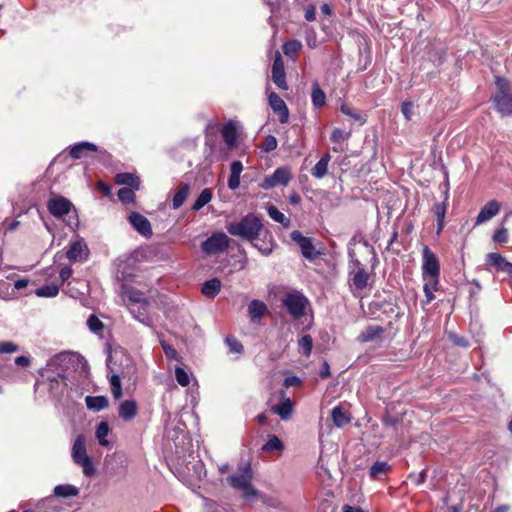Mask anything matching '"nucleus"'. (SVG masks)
I'll use <instances>...</instances> for the list:
<instances>
[{
  "label": "nucleus",
  "mask_w": 512,
  "mask_h": 512,
  "mask_svg": "<svg viewBox=\"0 0 512 512\" xmlns=\"http://www.w3.org/2000/svg\"><path fill=\"white\" fill-rule=\"evenodd\" d=\"M118 185H126L128 188L139 189L140 180L132 173H119L115 177Z\"/></svg>",
  "instance_id": "c756f323"
},
{
  "label": "nucleus",
  "mask_w": 512,
  "mask_h": 512,
  "mask_svg": "<svg viewBox=\"0 0 512 512\" xmlns=\"http://www.w3.org/2000/svg\"><path fill=\"white\" fill-rule=\"evenodd\" d=\"M268 215L275 221L282 224L284 227L290 225V220L278 208L274 205H270L267 208Z\"/></svg>",
  "instance_id": "4c0bfd02"
},
{
  "label": "nucleus",
  "mask_w": 512,
  "mask_h": 512,
  "mask_svg": "<svg viewBox=\"0 0 512 512\" xmlns=\"http://www.w3.org/2000/svg\"><path fill=\"white\" fill-rule=\"evenodd\" d=\"M447 197L443 202L435 203L433 207V212L437 220V234H440L444 228L445 224V215L447 210Z\"/></svg>",
  "instance_id": "c85d7f7f"
},
{
  "label": "nucleus",
  "mask_w": 512,
  "mask_h": 512,
  "mask_svg": "<svg viewBox=\"0 0 512 512\" xmlns=\"http://www.w3.org/2000/svg\"><path fill=\"white\" fill-rule=\"evenodd\" d=\"M340 110L343 114L349 116L350 118L359 121L360 123H364L365 119L363 116L357 112H355L349 105L342 104Z\"/></svg>",
  "instance_id": "603ef678"
},
{
  "label": "nucleus",
  "mask_w": 512,
  "mask_h": 512,
  "mask_svg": "<svg viewBox=\"0 0 512 512\" xmlns=\"http://www.w3.org/2000/svg\"><path fill=\"white\" fill-rule=\"evenodd\" d=\"M175 378L181 386H188L190 383V378L188 373L181 367L175 368Z\"/></svg>",
  "instance_id": "3c124183"
},
{
  "label": "nucleus",
  "mask_w": 512,
  "mask_h": 512,
  "mask_svg": "<svg viewBox=\"0 0 512 512\" xmlns=\"http://www.w3.org/2000/svg\"><path fill=\"white\" fill-rule=\"evenodd\" d=\"M272 81L275 83V85L282 90H287L288 85L286 82V74L284 69V63L282 60L281 55L278 53L274 59L273 65H272Z\"/></svg>",
  "instance_id": "4468645a"
},
{
  "label": "nucleus",
  "mask_w": 512,
  "mask_h": 512,
  "mask_svg": "<svg viewBox=\"0 0 512 512\" xmlns=\"http://www.w3.org/2000/svg\"><path fill=\"white\" fill-rule=\"evenodd\" d=\"M230 244L229 237L222 232L214 233L201 245L202 250L207 254H218L227 250Z\"/></svg>",
  "instance_id": "6e6552de"
},
{
  "label": "nucleus",
  "mask_w": 512,
  "mask_h": 512,
  "mask_svg": "<svg viewBox=\"0 0 512 512\" xmlns=\"http://www.w3.org/2000/svg\"><path fill=\"white\" fill-rule=\"evenodd\" d=\"M30 359L26 356H18L15 358V364L21 367H27L30 365Z\"/></svg>",
  "instance_id": "69168bd1"
},
{
  "label": "nucleus",
  "mask_w": 512,
  "mask_h": 512,
  "mask_svg": "<svg viewBox=\"0 0 512 512\" xmlns=\"http://www.w3.org/2000/svg\"><path fill=\"white\" fill-rule=\"evenodd\" d=\"M226 228L228 233L233 236L241 237L249 241H255L262 228V223L257 216L248 214L239 222L229 223Z\"/></svg>",
  "instance_id": "f03ea898"
},
{
  "label": "nucleus",
  "mask_w": 512,
  "mask_h": 512,
  "mask_svg": "<svg viewBox=\"0 0 512 512\" xmlns=\"http://www.w3.org/2000/svg\"><path fill=\"white\" fill-rule=\"evenodd\" d=\"M189 193V185H183L173 196L172 207L174 209L180 208L185 202Z\"/></svg>",
  "instance_id": "58836bf2"
},
{
  "label": "nucleus",
  "mask_w": 512,
  "mask_h": 512,
  "mask_svg": "<svg viewBox=\"0 0 512 512\" xmlns=\"http://www.w3.org/2000/svg\"><path fill=\"white\" fill-rule=\"evenodd\" d=\"M222 137L224 142L229 148H232L237 143V127L233 122H228L225 124L221 130Z\"/></svg>",
  "instance_id": "b1692460"
},
{
  "label": "nucleus",
  "mask_w": 512,
  "mask_h": 512,
  "mask_svg": "<svg viewBox=\"0 0 512 512\" xmlns=\"http://www.w3.org/2000/svg\"><path fill=\"white\" fill-rule=\"evenodd\" d=\"M72 275V269L68 266L66 267H63L61 270H60V279H61V282L64 283L65 281H67Z\"/></svg>",
  "instance_id": "0e129e2a"
},
{
  "label": "nucleus",
  "mask_w": 512,
  "mask_h": 512,
  "mask_svg": "<svg viewBox=\"0 0 512 512\" xmlns=\"http://www.w3.org/2000/svg\"><path fill=\"white\" fill-rule=\"evenodd\" d=\"M343 512H364V511L359 507L344 505Z\"/></svg>",
  "instance_id": "774afa93"
},
{
  "label": "nucleus",
  "mask_w": 512,
  "mask_h": 512,
  "mask_svg": "<svg viewBox=\"0 0 512 512\" xmlns=\"http://www.w3.org/2000/svg\"><path fill=\"white\" fill-rule=\"evenodd\" d=\"M500 211V203L496 200H490L487 202L480 210L476 217L475 225H481L489 220H491L494 216H496Z\"/></svg>",
  "instance_id": "dca6fc26"
},
{
  "label": "nucleus",
  "mask_w": 512,
  "mask_h": 512,
  "mask_svg": "<svg viewBox=\"0 0 512 512\" xmlns=\"http://www.w3.org/2000/svg\"><path fill=\"white\" fill-rule=\"evenodd\" d=\"M138 411L137 403L134 400H124L119 405V416L124 421L132 420Z\"/></svg>",
  "instance_id": "412c9836"
},
{
  "label": "nucleus",
  "mask_w": 512,
  "mask_h": 512,
  "mask_svg": "<svg viewBox=\"0 0 512 512\" xmlns=\"http://www.w3.org/2000/svg\"><path fill=\"white\" fill-rule=\"evenodd\" d=\"M300 383H301V380H300L299 377H297V376H290V377L285 378L283 385L286 388H289V387H292V386H297Z\"/></svg>",
  "instance_id": "680f3d73"
},
{
  "label": "nucleus",
  "mask_w": 512,
  "mask_h": 512,
  "mask_svg": "<svg viewBox=\"0 0 512 512\" xmlns=\"http://www.w3.org/2000/svg\"><path fill=\"white\" fill-rule=\"evenodd\" d=\"M401 112L407 121L412 119L414 114V104L411 101H404L401 105Z\"/></svg>",
  "instance_id": "5fc2aeb1"
},
{
  "label": "nucleus",
  "mask_w": 512,
  "mask_h": 512,
  "mask_svg": "<svg viewBox=\"0 0 512 512\" xmlns=\"http://www.w3.org/2000/svg\"><path fill=\"white\" fill-rule=\"evenodd\" d=\"M331 160L329 153H325L311 169V175L316 179H322L328 173V165Z\"/></svg>",
  "instance_id": "a878e982"
},
{
  "label": "nucleus",
  "mask_w": 512,
  "mask_h": 512,
  "mask_svg": "<svg viewBox=\"0 0 512 512\" xmlns=\"http://www.w3.org/2000/svg\"><path fill=\"white\" fill-rule=\"evenodd\" d=\"M129 223L142 236L150 238L153 234L150 221L138 212H132L128 217Z\"/></svg>",
  "instance_id": "ddd939ff"
},
{
  "label": "nucleus",
  "mask_w": 512,
  "mask_h": 512,
  "mask_svg": "<svg viewBox=\"0 0 512 512\" xmlns=\"http://www.w3.org/2000/svg\"><path fill=\"white\" fill-rule=\"evenodd\" d=\"M29 280L28 279H18L14 282V288L16 290H21L28 286Z\"/></svg>",
  "instance_id": "338daca9"
},
{
  "label": "nucleus",
  "mask_w": 512,
  "mask_h": 512,
  "mask_svg": "<svg viewBox=\"0 0 512 512\" xmlns=\"http://www.w3.org/2000/svg\"><path fill=\"white\" fill-rule=\"evenodd\" d=\"M278 141L275 136L267 135L261 146V150L265 153H269L277 148Z\"/></svg>",
  "instance_id": "de8ad7c7"
},
{
  "label": "nucleus",
  "mask_w": 512,
  "mask_h": 512,
  "mask_svg": "<svg viewBox=\"0 0 512 512\" xmlns=\"http://www.w3.org/2000/svg\"><path fill=\"white\" fill-rule=\"evenodd\" d=\"M230 352L241 354L243 352V345L234 336H227L225 339Z\"/></svg>",
  "instance_id": "09e8293b"
},
{
  "label": "nucleus",
  "mask_w": 512,
  "mask_h": 512,
  "mask_svg": "<svg viewBox=\"0 0 512 512\" xmlns=\"http://www.w3.org/2000/svg\"><path fill=\"white\" fill-rule=\"evenodd\" d=\"M160 343H161V346H162L163 351H164V353H165L167 358H169V359H177L178 353H177V351H176V349L174 347H172L171 345L167 344L163 340H161Z\"/></svg>",
  "instance_id": "13d9d810"
},
{
  "label": "nucleus",
  "mask_w": 512,
  "mask_h": 512,
  "mask_svg": "<svg viewBox=\"0 0 512 512\" xmlns=\"http://www.w3.org/2000/svg\"><path fill=\"white\" fill-rule=\"evenodd\" d=\"M267 311V306L260 300H252L248 306V312L251 321L254 323L260 322L261 318Z\"/></svg>",
  "instance_id": "393cba45"
},
{
  "label": "nucleus",
  "mask_w": 512,
  "mask_h": 512,
  "mask_svg": "<svg viewBox=\"0 0 512 512\" xmlns=\"http://www.w3.org/2000/svg\"><path fill=\"white\" fill-rule=\"evenodd\" d=\"M123 300L127 307L134 305H141L143 308L145 305H149V300L146 298L143 292L134 288H125L123 291Z\"/></svg>",
  "instance_id": "a211bd4d"
},
{
  "label": "nucleus",
  "mask_w": 512,
  "mask_h": 512,
  "mask_svg": "<svg viewBox=\"0 0 512 512\" xmlns=\"http://www.w3.org/2000/svg\"><path fill=\"white\" fill-rule=\"evenodd\" d=\"M449 339L453 344H455L457 346H460V347H468L469 346L468 341L464 337L459 336L457 334L451 333L449 335Z\"/></svg>",
  "instance_id": "052dcab7"
},
{
  "label": "nucleus",
  "mask_w": 512,
  "mask_h": 512,
  "mask_svg": "<svg viewBox=\"0 0 512 512\" xmlns=\"http://www.w3.org/2000/svg\"><path fill=\"white\" fill-rule=\"evenodd\" d=\"M72 206V203L63 196L53 197L47 203L48 211L57 218L67 215L71 211Z\"/></svg>",
  "instance_id": "9b49d317"
},
{
  "label": "nucleus",
  "mask_w": 512,
  "mask_h": 512,
  "mask_svg": "<svg viewBox=\"0 0 512 512\" xmlns=\"http://www.w3.org/2000/svg\"><path fill=\"white\" fill-rule=\"evenodd\" d=\"M59 293V285L48 284L36 289L35 294L38 297H55Z\"/></svg>",
  "instance_id": "a19ab883"
},
{
  "label": "nucleus",
  "mask_w": 512,
  "mask_h": 512,
  "mask_svg": "<svg viewBox=\"0 0 512 512\" xmlns=\"http://www.w3.org/2000/svg\"><path fill=\"white\" fill-rule=\"evenodd\" d=\"M53 493L56 497L70 498L77 496L79 494V489L71 484H61L55 486Z\"/></svg>",
  "instance_id": "7c9ffc66"
},
{
  "label": "nucleus",
  "mask_w": 512,
  "mask_h": 512,
  "mask_svg": "<svg viewBox=\"0 0 512 512\" xmlns=\"http://www.w3.org/2000/svg\"><path fill=\"white\" fill-rule=\"evenodd\" d=\"M390 469L391 467L387 462L377 461L371 466L369 474L371 478L376 479L379 476L386 474Z\"/></svg>",
  "instance_id": "e433bc0d"
},
{
  "label": "nucleus",
  "mask_w": 512,
  "mask_h": 512,
  "mask_svg": "<svg viewBox=\"0 0 512 512\" xmlns=\"http://www.w3.org/2000/svg\"><path fill=\"white\" fill-rule=\"evenodd\" d=\"M85 403L88 409L99 412L108 407L109 401L106 396H86Z\"/></svg>",
  "instance_id": "cd10ccee"
},
{
  "label": "nucleus",
  "mask_w": 512,
  "mask_h": 512,
  "mask_svg": "<svg viewBox=\"0 0 512 512\" xmlns=\"http://www.w3.org/2000/svg\"><path fill=\"white\" fill-rule=\"evenodd\" d=\"M98 147L91 142H79L70 148L69 154L73 159H81L88 153L97 152Z\"/></svg>",
  "instance_id": "aec40b11"
},
{
  "label": "nucleus",
  "mask_w": 512,
  "mask_h": 512,
  "mask_svg": "<svg viewBox=\"0 0 512 512\" xmlns=\"http://www.w3.org/2000/svg\"><path fill=\"white\" fill-rule=\"evenodd\" d=\"M299 349L302 354L308 356L311 353L313 347V340L310 335H304L299 339Z\"/></svg>",
  "instance_id": "a18cd8bd"
},
{
  "label": "nucleus",
  "mask_w": 512,
  "mask_h": 512,
  "mask_svg": "<svg viewBox=\"0 0 512 512\" xmlns=\"http://www.w3.org/2000/svg\"><path fill=\"white\" fill-rule=\"evenodd\" d=\"M252 467L249 463L239 468V471L227 478V482L233 488L242 491L247 500L256 499L261 493L251 484Z\"/></svg>",
  "instance_id": "f257e3e1"
},
{
  "label": "nucleus",
  "mask_w": 512,
  "mask_h": 512,
  "mask_svg": "<svg viewBox=\"0 0 512 512\" xmlns=\"http://www.w3.org/2000/svg\"><path fill=\"white\" fill-rule=\"evenodd\" d=\"M89 249L84 240H77L70 244L66 257L70 261L83 262L88 258Z\"/></svg>",
  "instance_id": "2eb2a0df"
},
{
  "label": "nucleus",
  "mask_w": 512,
  "mask_h": 512,
  "mask_svg": "<svg viewBox=\"0 0 512 512\" xmlns=\"http://www.w3.org/2000/svg\"><path fill=\"white\" fill-rule=\"evenodd\" d=\"M110 433L109 425L106 421H102L97 425L95 436L101 446L108 447L110 442L106 439Z\"/></svg>",
  "instance_id": "473e14b6"
},
{
  "label": "nucleus",
  "mask_w": 512,
  "mask_h": 512,
  "mask_svg": "<svg viewBox=\"0 0 512 512\" xmlns=\"http://www.w3.org/2000/svg\"><path fill=\"white\" fill-rule=\"evenodd\" d=\"M212 199V191L209 188H205L202 190L200 195L197 197L196 201L192 205V210L199 211L202 209L206 204H208Z\"/></svg>",
  "instance_id": "c9c22d12"
},
{
  "label": "nucleus",
  "mask_w": 512,
  "mask_h": 512,
  "mask_svg": "<svg viewBox=\"0 0 512 512\" xmlns=\"http://www.w3.org/2000/svg\"><path fill=\"white\" fill-rule=\"evenodd\" d=\"M262 450L265 452H282L284 445L276 435H269L267 442L262 446Z\"/></svg>",
  "instance_id": "f704fd0d"
},
{
  "label": "nucleus",
  "mask_w": 512,
  "mask_h": 512,
  "mask_svg": "<svg viewBox=\"0 0 512 512\" xmlns=\"http://www.w3.org/2000/svg\"><path fill=\"white\" fill-rule=\"evenodd\" d=\"M486 263L499 272H504L512 277V263L508 262L499 253H489L486 256Z\"/></svg>",
  "instance_id": "f3484780"
},
{
  "label": "nucleus",
  "mask_w": 512,
  "mask_h": 512,
  "mask_svg": "<svg viewBox=\"0 0 512 512\" xmlns=\"http://www.w3.org/2000/svg\"><path fill=\"white\" fill-rule=\"evenodd\" d=\"M243 171V165L240 161H233L230 165V177L228 179V187L236 190L240 186V175Z\"/></svg>",
  "instance_id": "5701e85b"
},
{
  "label": "nucleus",
  "mask_w": 512,
  "mask_h": 512,
  "mask_svg": "<svg viewBox=\"0 0 512 512\" xmlns=\"http://www.w3.org/2000/svg\"><path fill=\"white\" fill-rule=\"evenodd\" d=\"M87 326L94 333L101 332L104 328L102 321L95 315H90L88 317Z\"/></svg>",
  "instance_id": "49530a36"
},
{
  "label": "nucleus",
  "mask_w": 512,
  "mask_h": 512,
  "mask_svg": "<svg viewBox=\"0 0 512 512\" xmlns=\"http://www.w3.org/2000/svg\"><path fill=\"white\" fill-rule=\"evenodd\" d=\"M18 350H19L18 345H16L15 343H13L11 341L0 342V353L1 354L15 353Z\"/></svg>",
  "instance_id": "4d7b16f0"
},
{
  "label": "nucleus",
  "mask_w": 512,
  "mask_h": 512,
  "mask_svg": "<svg viewBox=\"0 0 512 512\" xmlns=\"http://www.w3.org/2000/svg\"><path fill=\"white\" fill-rule=\"evenodd\" d=\"M254 246L265 256H268L272 253L275 244L272 241L269 243H264V245H259L257 242L254 243Z\"/></svg>",
  "instance_id": "bf43d9fd"
},
{
  "label": "nucleus",
  "mask_w": 512,
  "mask_h": 512,
  "mask_svg": "<svg viewBox=\"0 0 512 512\" xmlns=\"http://www.w3.org/2000/svg\"><path fill=\"white\" fill-rule=\"evenodd\" d=\"M71 457L73 462L82 468V472L85 476L91 477L95 474L96 469L86 451V440L84 435L80 434L75 438L72 446Z\"/></svg>",
  "instance_id": "7ed1b4c3"
},
{
  "label": "nucleus",
  "mask_w": 512,
  "mask_h": 512,
  "mask_svg": "<svg viewBox=\"0 0 512 512\" xmlns=\"http://www.w3.org/2000/svg\"><path fill=\"white\" fill-rule=\"evenodd\" d=\"M492 239L496 243H506L508 241V230L503 226L498 228L494 232Z\"/></svg>",
  "instance_id": "864d4df0"
},
{
  "label": "nucleus",
  "mask_w": 512,
  "mask_h": 512,
  "mask_svg": "<svg viewBox=\"0 0 512 512\" xmlns=\"http://www.w3.org/2000/svg\"><path fill=\"white\" fill-rule=\"evenodd\" d=\"M305 19L307 21H314L316 18V8L314 5H309L305 10Z\"/></svg>",
  "instance_id": "e2e57ef3"
},
{
  "label": "nucleus",
  "mask_w": 512,
  "mask_h": 512,
  "mask_svg": "<svg viewBox=\"0 0 512 512\" xmlns=\"http://www.w3.org/2000/svg\"><path fill=\"white\" fill-rule=\"evenodd\" d=\"M282 302L283 306L287 309V312L294 319H299L305 315L308 300L302 293L297 291L288 293L285 295Z\"/></svg>",
  "instance_id": "423d86ee"
},
{
  "label": "nucleus",
  "mask_w": 512,
  "mask_h": 512,
  "mask_svg": "<svg viewBox=\"0 0 512 512\" xmlns=\"http://www.w3.org/2000/svg\"><path fill=\"white\" fill-rule=\"evenodd\" d=\"M331 417L337 427H342L349 422V418L347 417L346 413L342 410L341 407L338 406L332 409Z\"/></svg>",
  "instance_id": "ea45409f"
},
{
  "label": "nucleus",
  "mask_w": 512,
  "mask_h": 512,
  "mask_svg": "<svg viewBox=\"0 0 512 512\" xmlns=\"http://www.w3.org/2000/svg\"><path fill=\"white\" fill-rule=\"evenodd\" d=\"M370 275L365 266L358 260L351 261V270L349 272V285L353 295L362 291L368 286Z\"/></svg>",
  "instance_id": "39448f33"
},
{
  "label": "nucleus",
  "mask_w": 512,
  "mask_h": 512,
  "mask_svg": "<svg viewBox=\"0 0 512 512\" xmlns=\"http://www.w3.org/2000/svg\"><path fill=\"white\" fill-rule=\"evenodd\" d=\"M349 136H350L349 132H345L342 129L335 128L331 134V141L334 143H339V142L347 140L349 138Z\"/></svg>",
  "instance_id": "6e6d98bb"
},
{
  "label": "nucleus",
  "mask_w": 512,
  "mask_h": 512,
  "mask_svg": "<svg viewBox=\"0 0 512 512\" xmlns=\"http://www.w3.org/2000/svg\"><path fill=\"white\" fill-rule=\"evenodd\" d=\"M291 239L298 244L301 249V253L303 257H305L309 261L315 260L320 256V252L315 250V247L310 238L305 237L298 230H295L291 233Z\"/></svg>",
  "instance_id": "9d476101"
},
{
  "label": "nucleus",
  "mask_w": 512,
  "mask_h": 512,
  "mask_svg": "<svg viewBox=\"0 0 512 512\" xmlns=\"http://www.w3.org/2000/svg\"><path fill=\"white\" fill-rule=\"evenodd\" d=\"M268 102L274 113L278 114L280 123H287L289 120V109L284 100L276 93L270 92Z\"/></svg>",
  "instance_id": "f8f14e48"
},
{
  "label": "nucleus",
  "mask_w": 512,
  "mask_h": 512,
  "mask_svg": "<svg viewBox=\"0 0 512 512\" xmlns=\"http://www.w3.org/2000/svg\"><path fill=\"white\" fill-rule=\"evenodd\" d=\"M311 99L316 108H321L326 103V95L317 82L312 86Z\"/></svg>",
  "instance_id": "72a5a7b5"
},
{
  "label": "nucleus",
  "mask_w": 512,
  "mask_h": 512,
  "mask_svg": "<svg viewBox=\"0 0 512 512\" xmlns=\"http://www.w3.org/2000/svg\"><path fill=\"white\" fill-rule=\"evenodd\" d=\"M148 306L149 305H145L142 308L140 304L139 305L133 304L132 306H129L127 308L129 309L130 313L136 320H138L139 322H141L142 324H144L146 326H151L152 321H151V318L147 314Z\"/></svg>",
  "instance_id": "bb28decb"
},
{
  "label": "nucleus",
  "mask_w": 512,
  "mask_h": 512,
  "mask_svg": "<svg viewBox=\"0 0 512 512\" xmlns=\"http://www.w3.org/2000/svg\"><path fill=\"white\" fill-rule=\"evenodd\" d=\"M497 92L494 103L497 111L502 115H512V91L509 82L502 77H496Z\"/></svg>",
  "instance_id": "20e7f679"
},
{
  "label": "nucleus",
  "mask_w": 512,
  "mask_h": 512,
  "mask_svg": "<svg viewBox=\"0 0 512 512\" xmlns=\"http://www.w3.org/2000/svg\"><path fill=\"white\" fill-rule=\"evenodd\" d=\"M281 401L279 404L272 408V411L277 414L282 420H288L294 409L293 402L290 398L285 396V391H280Z\"/></svg>",
  "instance_id": "6ab92c4d"
},
{
  "label": "nucleus",
  "mask_w": 512,
  "mask_h": 512,
  "mask_svg": "<svg viewBox=\"0 0 512 512\" xmlns=\"http://www.w3.org/2000/svg\"><path fill=\"white\" fill-rule=\"evenodd\" d=\"M422 278L427 276H440V264L435 253L428 246H424L422 251Z\"/></svg>",
  "instance_id": "1a4fd4ad"
},
{
  "label": "nucleus",
  "mask_w": 512,
  "mask_h": 512,
  "mask_svg": "<svg viewBox=\"0 0 512 512\" xmlns=\"http://www.w3.org/2000/svg\"><path fill=\"white\" fill-rule=\"evenodd\" d=\"M302 44L298 40H290L286 42L283 46V52L288 57H295L298 52L301 50Z\"/></svg>",
  "instance_id": "79ce46f5"
},
{
  "label": "nucleus",
  "mask_w": 512,
  "mask_h": 512,
  "mask_svg": "<svg viewBox=\"0 0 512 512\" xmlns=\"http://www.w3.org/2000/svg\"><path fill=\"white\" fill-rule=\"evenodd\" d=\"M440 276H427L422 278L424 281L423 289H429L430 291H438L440 285Z\"/></svg>",
  "instance_id": "8fccbe9b"
},
{
  "label": "nucleus",
  "mask_w": 512,
  "mask_h": 512,
  "mask_svg": "<svg viewBox=\"0 0 512 512\" xmlns=\"http://www.w3.org/2000/svg\"><path fill=\"white\" fill-rule=\"evenodd\" d=\"M117 196L122 203L129 204L134 202L135 193L133 188L123 187L118 190Z\"/></svg>",
  "instance_id": "c03bdc74"
},
{
  "label": "nucleus",
  "mask_w": 512,
  "mask_h": 512,
  "mask_svg": "<svg viewBox=\"0 0 512 512\" xmlns=\"http://www.w3.org/2000/svg\"><path fill=\"white\" fill-rule=\"evenodd\" d=\"M221 289V281L218 278H213L203 283L202 285V293L209 297H215Z\"/></svg>",
  "instance_id": "2f4dec72"
},
{
  "label": "nucleus",
  "mask_w": 512,
  "mask_h": 512,
  "mask_svg": "<svg viewBox=\"0 0 512 512\" xmlns=\"http://www.w3.org/2000/svg\"><path fill=\"white\" fill-rule=\"evenodd\" d=\"M384 329L379 325H369L366 327L357 337V341L360 343L371 342L376 338L380 337Z\"/></svg>",
  "instance_id": "4be33fe9"
},
{
  "label": "nucleus",
  "mask_w": 512,
  "mask_h": 512,
  "mask_svg": "<svg viewBox=\"0 0 512 512\" xmlns=\"http://www.w3.org/2000/svg\"><path fill=\"white\" fill-rule=\"evenodd\" d=\"M291 179V169L289 167H279L271 175L263 179L260 187L264 190H269L279 185L287 186Z\"/></svg>",
  "instance_id": "0eeeda50"
},
{
  "label": "nucleus",
  "mask_w": 512,
  "mask_h": 512,
  "mask_svg": "<svg viewBox=\"0 0 512 512\" xmlns=\"http://www.w3.org/2000/svg\"><path fill=\"white\" fill-rule=\"evenodd\" d=\"M110 386H111V393L113 397L118 400L122 397V385L120 377L117 374H113L110 377Z\"/></svg>",
  "instance_id": "37998d69"
}]
</instances>
